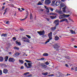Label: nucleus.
Here are the masks:
<instances>
[{
    "mask_svg": "<svg viewBox=\"0 0 77 77\" xmlns=\"http://www.w3.org/2000/svg\"><path fill=\"white\" fill-rule=\"evenodd\" d=\"M59 20H56L54 21V23L56 24V25L55 27H52L51 28V30H56L57 26H58L59 24Z\"/></svg>",
    "mask_w": 77,
    "mask_h": 77,
    "instance_id": "nucleus-1",
    "label": "nucleus"
},
{
    "mask_svg": "<svg viewBox=\"0 0 77 77\" xmlns=\"http://www.w3.org/2000/svg\"><path fill=\"white\" fill-rule=\"evenodd\" d=\"M22 39L23 40V41H24L25 42H27L29 43V42H30L29 39L26 37H23Z\"/></svg>",
    "mask_w": 77,
    "mask_h": 77,
    "instance_id": "nucleus-3",
    "label": "nucleus"
},
{
    "mask_svg": "<svg viewBox=\"0 0 77 77\" xmlns=\"http://www.w3.org/2000/svg\"><path fill=\"white\" fill-rule=\"evenodd\" d=\"M12 39L14 41H15V40H17V38L15 37H13Z\"/></svg>",
    "mask_w": 77,
    "mask_h": 77,
    "instance_id": "nucleus-38",
    "label": "nucleus"
},
{
    "mask_svg": "<svg viewBox=\"0 0 77 77\" xmlns=\"http://www.w3.org/2000/svg\"><path fill=\"white\" fill-rule=\"evenodd\" d=\"M72 70H74V68H71Z\"/></svg>",
    "mask_w": 77,
    "mask_h": 77,
    "instance_id": "nucleus-54",
    "label": "nucleus"
},
{
    "mask_svg": "<svg viewBox=\"0 0 77 77\" xmlns=\"http://www.w3.org/2000/svg\"><path fill=\"white\" fill-rule=\"evenodd\" d=\"M6 3H5V2H4L3 4V5H5Z\"/></svg>",
    "mask_w": 77,
    "mask_h": 77,
    "instance_id": "nucleus-61",
    "label": "nucleus"
},
{
    "mask_svg": "<svg viewBox=\"0 0 77 77\" xmlns=\"http://www.w3.org/2000/svg\"><path fill=\"white\" fill-rule=\"evenodd\" d=\"M9 62H14L15 60L13 58H10L8 60Z\"/></svg>",
    "mask_w": 77,
    "mask_h": 77,
    "instance_id": "nucleus-8",
    "label": "nucleus"
},
{
    "mask_svg": "<svg viewBox=\"0 0 77 77\" xmlns=\"http://www.w3.org/2000/svg\"><path fill=\"white\" fill-rule=\"evenodd\" d=\"M16 44H17V45H21V43L19 42H16Z\"/></svg>",
    "mask_w": 77,
    "mask_h": 77,
    "instance_id": "nucleus-24",
    "label": "nucleus"
},
{
    "mask_svg": "<svg viewBox=\"0 0 77 77\" xmlns=\"http://www.w3.org/2000/svg\"><path fill=\"white\" fill-rule=\"evenodd\" d=\"M52 3H55V1H53Z\"/></svg>",
    "mask_w": 77,
    "mask_h": 77,
    "instance_id": "nucleus-51",
    "label": "nucleus"
},
{
    "mask_svg": "<svg viewBox=\"0 0 77 77\" xmlns=\"http://www.w3.org/2000/svg\"><path fill=\"white\" fill-rule=\"evenodd\" d=\"M56 16H55L54 17V16H51L50 17V18H51L52 19V20L54 19V18H56Z\"/></svg>",
    "mask_w": 77,
    "mask_h": 77,
    "instance_id": "nucleus-27",
    "label": "nucleus"
},
{
    "mask_svg": "<svg viewBox=\"0 0 77 77\" xmlns=\"http://www.w3.org/2000/svg\"><path fill=\"white\" fill-rule=\"evenodd\" d=\"M18 10L19 11H20V10H21V8H18Z\"/></svg>",
    "mask_w": 77,
    "mask_h": 77,
    "instance_id": "nucleus-57",
    "label": "nucleus"
},
{
    "mask_svg": "<svg viewBox=\"0 0 77 77\" xmlns=\"http://www.w3.org/2000/svg\"><path fill=\"white\" fill-rule=\"evenodd\" d=\"M48 36L50 40L52 39V32H51L50 33H49L48 34Z\"/></svg>",
    "mask_w": 77,
    "mask_h": 77,
    "instance_id": "nucleus-6",
    "label": "nucleus"
},
{
    "mask_svg": "<svg viewBox=\"0 0 77 77\" xmlns=\"http://www.w3.org/2000/svg\"><path fill=\"white\" fill-rule=\"evenodd\" d=\"M3 60V57H0V62H2Z\"/></svg>",
    "mask_w": 77,
    "mask_h": 77,
    "instance_id": "nucleus-29",
    "label": "nucleus"
},
{
    "mask_svg": "<svg viewBox=\"0 0 77 77\" xmlns=\"http://www.w3.org/2000/svg\"><path fill=\"white\" fill-rule=\"evenodd\" d=\"M58 12L59 14H63L62 11L60 10L58 11Z\"/></svg>",
    "mask_w": 77,
    "mask_h": 77,
    "instance_id": "nucleus-26",
    "label": "nucleus"
},
{
    "mask_svg": "<svg viewBox=\"0 0 77 77\" xmlns=\"http://www.w3.org/2000/svg\"><path fill=\"white\" fill-rule=\"evenodd\" d=\"M44 0H42V3H43V2H44Z\"/></svg>",
    "mask_w": 77,
    "mask_h": 77,
    "instance_id": "nucleus-59",
    "label": "nucleus"
},
{
    "mask_svg": "<svg viewBox=\"0 0 77 77\" xmlns=\"http://www.w3.org/2000/svg\"><path fill=\"white\" fill-rule=\"evenodd\" d=\"M45 64L47 65H49V64H50V63H49L48 61H47V62L45 63Z\"/></svg>",
    "mask_w": 77,
    "mask_h": 77,
    "instance_id": "nucleus-36",
    "label": "nucleus"
},
{
    "mask_svg": "<svg viewBox=\"0 0 77 77\" xmlns=\"http://www.w3.org/2000/svg\"><path fill=\"white\" fill-rule=\"evenodd\" d=\"M26 36H27V38H29V39H30V38H31V37H30V36L28 35H26Z\"/></svg>",
    "mask_w": 77,
    "mask_h": 77,
    "instance_id": "nucleus-37",
    "label": "nucleus"
},
{
    "mask_svg": "<svg viewBox=\"0 0 77 77\" xmlns=\"http://www.w3.org/2000/svg\"><path fill=\"white\" fill-rule=\"evenodd\" d=\"M24 65L26 67V68H30L29 67H28V66H27V63H24Z\"/></svg>",
    "mask_w": 77,
    "mask_h": 77,
    "instance_id": "nucleus-18",
    "label": "nucleus"
},
{
    "mask_svg": "<svg viewBox=\"0 0 77 77\" xmlns=\"http://www.w3.org/2000/svg\"><path fill=\"white\" fill-rule=\"evenodd\" d=\"M32 63H28V65L29 66H28V67H30L29 68H31V67H32Z\"/></svg>",
    "mask_w": 77,
    "mask_h": 77,
    "instance_id": "nucleus-16",
    "label": "nucleus"
},
{
    "mask_svg": "<svg viewBox=\"0 0 77 77\" xmlns=\"http://www.w3.org/2000/svg\"><path fill=\"white\" fill-rule=\"evenodd\" d=\"M70 31L71 32V33H72V34H75V31H74L72 30H70Z\"/></svg>",
    "mask_w": 77,
    "mask_h": 77,
    "instance_id": "nucleus-21",
    "label": "nucleus"
},
{
    "mask_svg": "<svg viewBox=\"0 0 77 77\" xmlns=\"http://www.w3.org/2000/svg\"><path fill=\"white\" fill-rule=\"evenodd\" d=\"M5 12H4L5 13L6 12V10H5Z\"/></svg>",
    "mask_w": 77,
    "mask_h": 77,
    "instance_id": "nucleus-60",
    "label": "nucleus"
},
{
    "mask_svg": "<svg viewBox=\"0 0 77 77\" xmlns=\"http://www.w3.org/2000/svg\"><path fill=\"white\" fill-rule=\"evenodd\" d=\"M74 48H77V46H74Z\"/></svg>",
    "mask_w": 77,
    "mask_h": 77,
    "instance_id": "nucleus-55",
    "label": "nucleus"
},
{
    "mask_svg": "<svg viewBox=\"0 0 77 77\" xmlns=\"http://www.w3.org/2000/svg\"><path fill=\"white\" fill-rule=\"evenodd\" d=\"M54 35H56V34H55V32H54L53 34Z\"/></svg>",
    "mask_w": 77,
    "mask_h": 77,
    "instance_id": "nucleus-62",
    "label": "nucleus"
},
{
    "mask_svg": "<svg viewBox=\"0 0 77 77\" xmlns=\"http://www.w3.org/2000/svg\"><path fill=\"white\" fill-rule=\"evenodd\" d=\"M27 18V16H26L25 17V18H24L23 19H22L21 20V21H23V20H25V19H26Z\"/></svg>",
    "mask_w": 77,
    "mask_h": 77,
    "instance_id": "nucleus-33",
    "label": "nucleus"
},
{
    "mask_svg": "<svg viewBox=\"0 0 77 77\" xmlns=\"http://www.w3.org/2000/svg\"><path fill=\"white\" fill-rule=\"evenodd\" d=\"M54 45V48H59V46H58V45L57 44H56Z\"/></svg>",
    "mask_w": 77,
    "mask_h": 77,
    "instance_id": "nucleus-11",
    "label": "nucleus"
},
{
    "mask_svg": "<svg viewBox=\"0 0 77 77\" xmlns=\"http://www.w3.org/2000/svg\"><path fill=\"white\" fill-rule=\"evenodd\" d=\"M65 66H67V67H68V65L67 64H66Z\"/></svg>",
    "mask_w": 77,
    "mask_h": 77,
    "instance_id": "nucleus-52",
    "label": "nucleus"
},
{
    "mask_svg": "<svg viewBox=\"0 0 77 77\" xmlns=\"http://www.w3.org/2000/svg\"><path fill=\"white\" fill-rule=\"evenodd\" d=\"M9 54H12V52H9Z\"/></svg>",
    "mask_w": 77,
    "mask_h": 77,
    "instance_id": "nucleus-49",
    "label": "nucleus"
},
{
    "mask_svg": "<svg viewBox=\"0 0 77 77\" xmlns=\"http://www.w3.org/2000/svg\"><path fill=\"white\" fill-rule=\"evenodd\" d=\"M40 66L42 69H45L47 67V66L46 65H45L44 63L40 64Z\"/></svg>",
    "mask_w": 77,
    "mask_h": 77,
    "instance_id": "nucleus-4",
    "label": "nucleus"
},
{
    "mask_svg": "<svg viewBox=\"0 0 77 77\" xmlns=\"http://www.w3.org/2000/svg\"><path fill=\"white\" fill-rule=\"evenodd\" d=\"M2 9H4L5 8V7L4 6H3V7H2Z\"/></svg>",
    "mask_w": 77,
    "mask_h": 77,
    "instance_id": "nucleus-58",
    "label": "nucleus"
},
{
    "mask_svg": "<svg viewBox=\"0 0 77 77\" xmlns=\"http://www.w3.org/2000/svg\"><path fill=\"white\" fill-rule=\"evenodd\" d=\"M29 72H25L24 73V74L25 75H26L27 74H29Z\"/></svg>",
    "mask_w": 77,
    "mask_h": 77,
    "instance_id": "nucleus-34",
    "label": "nucleus"
},
{
    "mask_svg": "<svg viewBox=\"0 0 77 77\" xmlns=\"http://www.w3.org/2000/svg\"><path fill=\"white\" fill-rule=\"evenodd\" d=\"M59 39V37L57 36H56L55 37V41H58Z\"/></svg>",
    "mask_w": 77,
    "mask_h": 77,
    "instance_id": "nucleus-13",
    "label": "nucleus"
},
{
    "mask_svg": "<svg viewBox=\"0 0 77 77\" xmlns=\"http://www.w3.org/2000/svg\"><path fill=\"white\" fill-rule=\"evenodd\" d=\"M2 75V70H0V75Z\"/></svg>",
    "mask_w": 77,
    "mask_h": 77,
    "instance_id": "nucleus-44",
    "label": "nucleus"
},
{
    "mask_svg": "<svg viewBox=\"0 0 77 77\" xmlns=\"http://www.w3.org/2000/svg\"><path fill=\"white\" fill-rule=\"evenodd\" d=\"M60 6L61 8H62V7H64V6H65V5H64V4H63V3H60Z\"/></svg>",
    "mask_w": 77,
    "mask_h": 77,
    "instance_id": "nucleus-19",
    "label": "nucleus"
},
{
    "mask_svg": "<svg viewBox=\"0 0 77 77\" xmlns=\"http://www.w3.org/2000/svg\"><path fill=\"white\" fill-rule=\"evenodd\" d=\"M21 53L17 52L14 55L16 57H18L19 56L20 54Z\"/></svg>",
    "mask_w": 77,
    "mask_h": 77,
    "instance_id": "nucleus-12",
    "label": "nucleus"
},
{
    "mask_svg": "<svg viewBox=\"0 0 77 77\" xmlns=\"http://www.w3.org/2000/svg\"><path fill=\"white\" fill-rule=\"evenodd\" d=\"M8 58H9V57H8V56H6L5 57V62H6L8 61Z\"/></svg>",
    "mask_w": 77,
    "mask_h": 77,
    "instance_id": "nucleus-14",
    "label": "nucleus"
},
{
    "mask_svg": "<svg viewBox=\"0 0 77 77\" xmlns=\"http://www.w3.org/2000/svg\"><path fill=\"white\" fill-rule=\"evenodd\" d=\"M32 14H30V19H32Z\"/></svg>",
    "mask_w": 77,
    "mask_h": 77,
    "instance_id": "nucleus-42",
    "label": "nucleus"
},
{
    "mask_svg": "<svg viewBox=\"0 0 77 77\" xmlns=\"http://www.w3.org/2000/svg\"><path fill=\"white\" fill-rule=\"evenodd\" d=\"M69 16V15H65L63 14V15H60L59 18L60 19H62L63 18H64V17H68Z\"/></svg>",
    "mask_w": 77,
    "mask_h": 77,
    "instance_id": "nucleus-2",
    "label": "nucleus"
},
{
    "mask_svg": "<svg viewBox=\"0 0 77 77\" xmlns=\"http://www.w3.org/2000/svg\"><path fill=\"white\" fill-rule=\"evenodd\" d=\"M51 76H54V74H52L51 75Z\"/></svg>",
    "mask_w": 77,
    "mask_h": 77,
    "instance_id": "nucleus-48",
    "label": "nucleus"
},
{
    "mask_svg": "<svg viewBox=\"0 0 77 77\" xmlns=\"http://www.w3.org/2000/svg\"><path fill=\"white\" fill-rule=\"evenodd\" d=\"M42 74L44 75H47L48 74V72H46L45 73L43 72L42 73Z\"/></svg>",
    "mask_w": 77,
    "mask_h": 77,
    "instance_id": "nucleus-23",
    "label": "nucleus"
},
{
    "mask_svg": "<svg viewBox=\"0 0 77 77\" xmlns=\"http://www.w3.org/2000/svg\"><path fill=\"white\" fill-rule=\"evenodd\" d=\"M50 42V39H48L47 41L45 42V44H47V43H48V42Z\"/></svg>",
    "mask_w": 77,
    "mask_h": 77,
    "instance_id": "nucleus-39",
    "label": "nucleus"
},
{
    "mask_svg": "<svg viewBox=\"0 0 77 77\" xmlns=\"http://www.w3.org/2000/svg\"><path fill=\"white\" fill-rule=\"evenodd\" d=\"M48 76H51V75H48Z\"/></svg>",
    "mask_w": 77,
    "mask_h": 77,
    "instance_id": "nucleus-64",
    "label": "nucleus"
},
{
    "mask_svg": "<svg viewBox=\"0 0 77 77\" xmlns=\"http://www.w3.org/2000/svg\"><path fill=\"white\" fill-rule=\"evenodd\" d=\"M37 33L40 35H43L45 34V31H38Z\"/></svg>",
    "mask_w": 77,
    "mask_h": 77,
    "instance_id": "nucleus-5",
    "label": "nucleus"
},
{
    "mask_svg": "<svg viewBox=\"0 0 77 77\" xmlns=\"http://www.w3.org/2000/svg\"><path fill=\"white\" fill-rule=\"evenodd\" d=\"M66 8V6L65 7L62 8L63 11L64 13L65 12V9Z\"/></svg>",
    "mask_w": 77,
    "mask_h": 77,
    "instance_id": "nucleus-15",
    "label": "nucleus"
},
{
    "mask_svg": "<svg viewBox=\"0 0 77 77\" xmlns=\"http://www.w3.org/2000/svg\"><path fill=\"white\" fill-rule=\"evenodd\" d=\"M38 5H42V4L40 2H39L38 4Z\"/></svg>",
    "mask_w": 77,
    "mask_h": 77,
    "instance_id": "nucleus-32",
    "label": "nucleus"
},
{
    "mask_svg": "<svg viewBox=\"0 0 77 77\" xmlns=\"http://www.w3.org/2000/svg\"><path fill=\"white\" fill-rule=\"evenodd\" d=\"M19 61L20 63H21V64H23V63H24V61H23V60H19Z\"/></svg>",
    "mask_w": 77,
    "mask_h": 77,
    "instance_id": "nucleus-22",
    "label": "nucleus"
},
{
    "mask_svg": "<svg viewBox=\"0 0 77 77\" xmlns=\"http://www.w3.org/2000/svg\"><path fill=\"white\" fill-rule=\"evenodd\" d=\"M74 69L75 71H77V67L76 66H75L74 67Z\"/></svg>",
    "mask_w": 77,
    "mask_h": 77,
    "instance_id": "nucleus-41",
    "label": "nucleus"
},
{
    "mask_svg": "<svg viewBox=\"0 0 77 77\" xmlns=\"http://www.w3.org/2000/svg\"><path fill=\"white\" fill-rule=\"evenodd\" d=\"M25 61H26V62H27V63H32V62H31L30 61H29V60H26Z\"/></svg>",
    "mask_w": 77,
    "mask_h": 77,
    "instance_id": "nucleus-30",
    "label": "nucleus"
},
{
    "mask_svg": "<svg viewBox=\"0 0 77 77\" xmlns=\"http://www.w3.org/2000/svg\"><path fill=\"white\" fill-rule=\"evenodd\" d=\"M51 15H55V14L54 13H51L50 14Z\"/></svg>",
    "mask_w": 77,
    "mask_h": 77,
    "instance_id": "nucleus-45",
    "label": "nucleus"
},
{
    "mask_svg": "<svg viewBox=\"0 0 77 77\" xmlns=\"http://www.w3.org/2000/svg\"><path fill=\"white\" fill-rule=\"evenodd\" d=\"M63 21H67V20L66 19H63L62 20H61L60 21V23H62Z\"/></svg>",
    "mask_w": 77,
    "mask_h": 77,
    "instance_id": "nucleus-10",
    "label": "nucleus"
},
{
    "mask_svg": "<svg viewBox=\"0 0 77 77\" xmlns=\"http://www.w3.org/2000/svg\"><path fill=\"white\" fill-rule=\"evenodd\" d=\"M50 11H52V12L53 11V10H54V9L51 8H50Z\"/></svg>",
    "mask_w": 77,
    "mask_h": 77,
    "instance_id": "nucleus-40",
    "label": "nucleus"
},
{
    "mask_svg": "<svg viewBox=\"0 0 77 77\" xmlns=\"http://www.w3.org/2000/svg\"><path fill=\"white\" fill-rule=\"evenodd\" d=\"M21 9H22L23 10V11H24L25 9L24 8H21Z\"/></svg>",
    "mask_w": 77,
    "mask_h": 77,
    "instance_id": "nucleus-50",
    "label": "nucleus"
},
{
    "mask_svg": "<svg viewBox=\"0 0 77 77\" xmlns=\"http://www.w3.org/2000/svg\"><path fill=\"white\" fill-rule=\"evenodd\" d=\"M7 24H9V21H7L6 23Z\"/></svg>",
    "mask_w": 77,
    "mask_h": 77,
    "instance_id": "nucleus-43",
    "label": "nucleus"
},
{
    "mask_svg": "<svg viewBox=\"0 0 77 77\" xmlns=\"http://www.w3.org/2000/svg\"><path fill=\"white\" fill-rule=\"evenodd\" d=\"M14 49H15V50H19V48L18 47H14Z\"/></svg>",
    "mask_w": 77,
    "mask_h": 77,
    "instance_id": "nucleus-31",
    "label": "nucleus"
},
{
    "mask_svg": "<svg viewBox=\"0 0 77 77\" xmlns=\"http://www.w3.org/2000/svg\"><path fill=\"white\" fill-rule=\"evenodd\" d=\"M25 55H26V54H24L23 55V56H25Z\"/></svg>",
    "mask_w": 77,
    "mask_h": 77,
    "instance_id": "nucleus-63",
    "label": "nucleus"
},
{
    "mask_svg": "<svg viewBox=\"0 0 77 77\" xmlns=\"http://www.w3.org/2000/svg\"><path fill=\"white\" fill-rule=\"evenodd\" d=\"M59 4H60V2L57 1L56 2L55 5H56V6H59Z\"/></svg>",
    "mask_w": 77,
    "mask_h": 77,
    "instance_id": "nucleus-20",
    "label": "nucleus"
},
{
    "mask_svg": "<svg viewBox=\"0 0 77 77\" xmlns=\"http://www.w3.org/2000/svg\"><path fill=\"white\" fill-rule=\"evenodd\" d=\"M45 9H46L48 12H49V9H48V8L47 7L45 6Z\"/></svg>",
    "mask_w": 77,
    "mask_h": 77,
    "instance_id": "nucleus-28",
    "label": "nucleus"
},
{
    "mask_svg": "<svg viewBox=\"0 0 77 77\" xmlns=\"http://www.w3.org/2000/svg\"><path fill=\"white\" fill-rule=\"evenodd\" d=\"M44 59H45V58H44L42 57V58H41L39 60H44Z\"/></svg>",
    "mask_w": 77,
    "mask_h": 77,
    "instance_id": "nucleus-35",
    "label": "nucleus"
},
{
    "mask_svg": "<svg viewBox=\"0 0 77 77\" xmlns=\"http://www.w3.org/2000/svg\"><path fill=\"white\" fill-rule=\"evenodd\" d=\"M46 19L48 21H49V20H50L46 18Z\"/></svg>",
    "mask_w": 77,
    "mask_h": 77,
    "instance_id": "nucleus-47",
    "label": "nucleus"
},
{
    "mask_svg": "<svg viewBox=\"0 0 77 77\" xmlns=\"http://www.w3.org/2000/svg\"><path fill=\"white\" fill-rule=\"evenodd\" d=\"M2 36H4V37H6V36H7V34H2Z\"/></svg>",
    "mask_w": 77,
    "mask_h": 77,
    "instance_id": "nucleus-25",
    "label": "nucleus"
},
{
    "mask_svg": "<svg viewBox=\"0 0 77 77\" xmlns=\"http://www.w3.org/2000/svg\"><path fill=\"white\" fill-rule=\"evenodd\" d=\"M43 56H48V54L47 53H44L43 54Z\"/></svg>",
    "mask_w": 77,
    "mask_h": 77,
    "instance_id": "nucleus-17",
    "label": "nucleus"
},
{
    "mask_svg": "<svg viewBox=\"0 0 77 77\" xmlns=\"http://www.w3.org/2000/svg\"><path fill=\"white\" fill-rule=\"evenodd\" d=\"M20 30L21 31H23V29H20Z\"/></svg>",
    "mask_w": 77,
    "mask_h": 77,
    "instance_id": "nucleus-53",
    "label": "nucleus"
},
{
    "mask_svg": "<svg viewBox=\"0 0 77 77\" xmlns=\"http://www.w3.org/2000/svg\"><path fill=\"white\" fill-rule=\"evenodd\" d=\"M24 69V67L23 66H22L20 67V69Z\"/></svg>",
    "mask_w": 77,
    "mask_h": 77,
    "instance_id": "nucleus-46",
    "label": "nucleus"
},
{
    "mask_svg": "<svg viewBox=\"0 0 77 77\" xmlns=\"http://www.w3.org/2000/svg\"><path fill=\"white\" fill-rule=\"evenodd\" d=\"M61 2H65V0H61Z\"/></svg>",
    "mask_w": 77,
    "mask_h": 77,
    "instance_id": "nucleus-56",
    "label": "nucleus"
},
{
    "mask_svg": "<svg viewBox=\"0 0 77 77\" xmlns=\"http://www.w3.org/2000/svg\"><path fill=\"white\" fill-rule=\"evenodd\" d=\"M51 3V1H50V0H45V5H49Z\"/></svg>",
    "mask_w": 77,
    "mask_h": 77,
    "instance_id": "nucleus-7",
    "label": "nucleus"
},
{
    "mask_svg": "<svg viewBox=\"0 0 77 77\" xmlns=\"http://www.w3.org/2000/svg\"><path fill=\"white\" fill-rule=\"evenodd\" d=\"M3 72L4 74H7L8 72V70L7 69H4L3 70Z\"/></svg>",
    "mask_w": 77,
    "mask_h": 77,
    "instance_id": "nucleus-9",
    "label": "nucleus"
}]
</instances>
